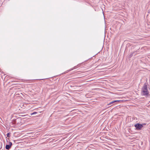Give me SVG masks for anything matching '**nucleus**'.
I'll return each mask as SVG.
<instances>
[{"mask_svg": "<svg viewBox=\"0 0 150 150\" xmlns=\"http://www.w3.org/2000/svg\"><path fill=\"white\" fill-rule=\"evenodd\" d=\"M37 113V112H34L33 113H31L30 114L31 115H35V114H36Z\"/></svg>", "mask_w": 150, "mask_h": 150, "instance_id": "nucleus-8", "label": "nucleus"}, {"mask_svg": "<svg viewBox=\"0 0 150 150\" xmlns=\"http://www.w3.org/2000/svg\"><path fill=\"white\" fill-rule=\"evenodd\" d=\"M117 100H114L112 102H111L108 104V105H110L112 104V103L117 101Z\"/></svg>", "mask_w": 150, "mask_h": 150, "instance_id": "nucleus-6", "label": "nucleus"}, {"mask_svg": "<svg viewBox=\"0 0 150 150\" xmlns=\"http://www.w3.org/2000/svg\"><path fill=\"white\" fill-rule=\"evenodd\" d=\"M147 90V86L146 85H144L143 87L142 88V90Z\"/></svg>", "mask_w": 150, "mask_h": 150, "instance_id": "nucleus-5", "label": "nucleus"}, {"mask_svg": "<svg viewBox=\"0 0 150 150\" xmlns=\"http://www.w3.org/2000/svg\"><path fill=\"white\" fill-rule=\"evenodd\" d=\"M131 57V54H130L127 57V62H131V61H130V58Z\"/></svg>", "mask_w": 150, "mask_h": 150, "instance_id": "nucleus-4", "label": "nucleus"}, {"mask_svg": "<svg viewBox=\"0 0 150 150\" xmlns=\"http://www.w3.org/2000/svg\"><path fill=\"white\" fill-rule=\"evenodd\" d=\"M10 133H8L7 134V137H10Z\"/></svg>", "mask_w": 150, "mask_h": 150, "instance_id": "nucleus-7", "label": "nucleus"}, {"mask_svg": "<svg viewBox=\"0 0 150 150\" xmlns=\"http://www.w3.org/2000/svg\"><path fill=\"white\" fill-rule=\"evenodd\" d=\"M75 67H74L73 68L71 69H70L68 70V71H71L73 70L74 69H75Z\"/></svg>", "mask_w": 150, "mask_h": 150, "instance_id": "nucleus-9", "label": "nucleus"}, {"mask_svg": "<svg viewBox=\"0 0 150 150\" xmlns=\"http://www.w3.org/2000/svg\"><path fill=\"white\" fill-rule=\"evenodd\" d=\"M134 126L137 130H140L143 127V125H141V124L138 123L135 124Z\"/></svg>", "mask_w": 150, "mask_h": 150, "instance_id": "nucleus-1", "label": "nucleus"}, {"mask_svg": "<svg viewBox=\"0 0 150 150\" xmlns=\"http://www.w3.org/2000/svg\"><path fill=\"white\" fill-rule=\"evenodd\" d=\"M143 94L144 95H147L149 94V93L147 90H142Z\"/></svg>", "mask_w": 150, "mask_h": 150, "instance_id": "nucleus-3", "label": "nucleus"}, {"mask_svg": "<svg viewBox=\"0 0 150 150\" xmlns=\"http://www.w3.org/2000/svg\"><path fill=\"white\" fill-rule=\"evenodd\" d=\"M81 86H78V87H81Z\"/></svg>", "mask_w": 150, "mask_h": 150, "instance_id": "nucleus-11", "label": "nucleus"}, {"mask_svg": "<svg viewBox=\"0 0 150 150\" xmlns=\"http://www.w3.org/2000/svg\"><path fill=\"white\" fill-rule=\"evenodd\" d=\"M8 144H6V149L7 150H9L11 147L12 144L11 142H9Z\"/></svg>", "mask_w": 150, "mask_h": 150, "instance_id": "nucleus-2", "label": "nucleus"}, {"mask_svg": "<svg viewBox=\"0 0 150 150\" xmlns=\"http://www.w3.org/2000/svg\"><path fill=\"white\" fill-rule=\"evenodd\" d=\"M141 125H143V126L144 125H146V124L145 123H143V124H141Z\"/></svg>", "mask_w": 150, "mask_h": 150, "instance_id": "nucleus-10", "label": "nucleus"}]
</instances>
